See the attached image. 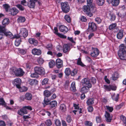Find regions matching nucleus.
Wrapping results in <instances>:
<instances>
[{
	"label": "nucleus",
	"instance_id": "f3484780",
	"mask_svg": "<svg viewBox=\"0 0 126 126\" xmlns=\"http://www.w3.org/2000/svg\"><path fill=\"white\" fill-rule=\"evenodd\" d=\"M28 41L30 44H33L34 46L37 45L38 43L37 41L34 38H29L28 40Z\"/></svg>",
	"mask_w": 126,
	"mask_h": 126
},
{
	"label": "nucleus",
	"instance_id": "20e7f679",
	"mask_svg": "<svg viewBox=\"0 0 126 126\" xmlns=\"http://www.w3.org/2000/svg\"><path fill=\"white\" fill-rule=\"evenodd\" d=\"M61 7L62 10L64 13H67L70 10V7L67 2L62 3Z\"/></svg>",
	"mask_w": 126,
	"mask_h": 126
},
{
	"label": "nucleus",
	"instance_id": "c03bdc74",
	"mask_svg": "<svg viewBox=\"0 0 126 126\" xmlns=\"http://www.w3.org/2000/svg\"><path fill=\"white\" fill-rule=\"evenodd\" d=\"M38 75L36 72H35L31 74V76L32 78H37L38 77Z\"/></svg>",
	"mask_w": 126,
	"mask_h": 126
},
{
	"label": "nucleus",
	"instance_id": "4c0bfd02",
	"mask_svg": "<svg viewBox=\"0 0 126 126\" xmlns=\"http://www.w3.org/2000/svg\"><path fill=\"white\" fill-rule=\"evenodd\" d=\"M117 24L116 23H113L110 25L109 27V29L110 30H113L116 28Z\"/></svg>",
	"mask_w": 126,
	"mask_h": 126
},
{
	"label": "nucleus",
	"instance_id": "13d9d810",
	"mask_svg": "<svg viewBox=\"0 0 126 126\" xmlns=\"http://www.w3.org/2000/svg\"><path fill=\"white\" fill-rule=\"evenodd\" d=\"M96 121L97 123H99L101 121V118L100 116H97L96 117Z\"/></svg>",
	"mask_w": 126,
	"mask_h": 126
},
{
	"label": "nucleus",
	"instance_id": "e433bc0d",
	"mask_svg": "<svg viewBox=\"0 0 126 126\" xmlns=\"http://www.w3.org/2000/svg\"><path fill=\"white\" fill-rule=\"evenodd\" d=\"M70 89L73 92H75L76 90L75 83V82L74 81L72 83Z\"/></svg>",
	"mask_w": 126,
	"mask_h": 126
},
{
	"label": "nucleus",
	"instance_id": "5fc2aeb1",
	"mask_svg": "<svg viewBox=\"0 0 126 126\" xmlns=\"http://www.w3.org/2000/svg\"><path fill=\"white\" fill-rule=\"evenodd\" d=\"M85 125L86 126H92V123L91 122L88 121H85L84 123Z\"/></svg>",
	"mask_w": 126,
	"mask_h": 126
},
{
	"label": "nucleus",
	"instance_id": "a19ab883",
	"mask_svg": "<svg viewBox=\"0 0 126 126\" xmlns=\"http://www.w3.org/2000/svg\"><path fill=\"white\" fill-rule=\"evenodd\" d=\"M120 118L124 123L125 124V126H126V118L124 116L121 115L120 116Z\"/></svg>",
	"mask_w": 126,
	"mask_h": 126
},
{
	"label": "nucleus",
	"instance_id": "f8f14e48",
	"mask_svg": "<svg viewBox=\"0 0 126 126\" xmlns=\"http://www.w3.org/2000/svg\"><path fill=\"white\" fill-rule=\"evenodd\" d=\"M37 0H30L28 2L27 5L31 8L34 7L35 6V3Z\"/></svg>",
	"mask_w": 126,
	"mask_h": 126
},
{
	"label": "nucleus",
	"instance_id": "b1692460",
	"mask_svg": "<svg viewBox=\"0 0 126 126\" xmlns=\"http://www.w3.org/2000/svg\"><path fill=\"white\" fill-rule=\"evenodd\" d=\"M29 83L31 85H35L38 83V81L35 79H30L29 80Z\"/></svg>",
	"mask_w": 126,
	"mask_h": 126
},
{
	"label": "nucleus",
	"instance_id": "6e6552de",
	"mask_svg": "<svg viewBox=\"0 0 126 126\" xmlns=\"http://www.w3.org/2000/svg\"><path fill=\"white\" fill-rule=\"evenodd\" d=\"M105 120L106 122L108 123H110L112 119L113 116L107 111H105Z\"/></svg>",
	"mask_w": 126,
	"mask_h": 126
},
{
	"label": "nucleus",
	"instance_id": "dca6fc26",
	"mask_svg": "<svg viewBox=\"0 0 126 126\" xmlns=\"http://www.w3.org/2000/svg\"><path fill=\"white\" fill-rule=\"evenodd\" d=\"M123 36V31L122 30H119L117 34V37L118 39H121L122 38Z\"/></svg>",
	"mask_w": 126,
	"mask_h": 126
},
{
	"label": "nucleus",
	"instance_id": "680f3d73",
	"mask_svg": "<svg viewBox=\"0 0 126 126\" xmlns=\"http://www.w3.org/2000/svg\"><path fill=\"white\" fill-rule=\"evenodd\" d=\"M19 51V52L22 55H24L26 53V51L23 49H20Z\"/></svg>",
	"mask_w": 126,
	"mask_h": 126
},
{
	"label": "nucleus",
	"instance_id": "ea45409f",
	"mask_svg": "<svg viewBox=\"0 0 126 126\" xmlns=\"http://www.w3.org/2000/svg\"><path fill=\"white\" fill-rule=\"evenodd\" d=\"M93 0H87V4L88 6H90L93 9L94 7L92 5Z\"/></svg>",
	"mask_w": 126,
	"mask_h": 126
},
{
	"label": "nucleus",
	"instance_id": "a211bd4d",
	"mask_svg": "<svg viewBox=\"0 0 126 126\" xmlns=\"http://www.w3.org/2000/svg\"><path fill=\"white\" fill-rule=\"evenodd\" d=\"M74 107L75 109L78 110H74L73 111V112L75 114H76V112H79V113H82V112L81 111V108L79 110V107L78 106V105H76V104H74Z\"/></svg>",
	"mask_w": 126,
	"mask_h": 126
},
{
	"label": "nucleus",
	"instance_id": "ddd939ff",
	"mask_svg": "<svg viewBox=\"0 0 126 126\" xmlns=\"http://www.w3.org/2000/svg\"><path fill=\"white\" fill-rule=\"evenodd\" d=\"M54 33L58 36L59 37L63 38H66V36L58 33V30L57 27H54Z\"/></svg>",
	"mask_w": 126,
	"mask_h": 126
},
{
	"label": "nucleus",
	"instance_id": "aec40b11",
	"mask_svg": "<svg viewBox=\"0 0 126 126\" xmlns=\"http://www.w3.org/2000/svg\"><path fill=\"white\" fill-rule=\"evenodd\" d=\"M32 53L34 55H40L41 53V51L40 50L36 48H34L32 50Z\"/></svg>",
	"mask_w": 126,
	"mask_h": 126
},
{
	"label": "nucleus",
	"instance_id": "39448f33",
	"mask_svg": "<svg viewBox=\"0 0 126 126\" xmlns=\"http://www.w3.org/2000/svg\"><path fill=\"white\" fill-rule=\"evenodd\" d=\"M90 6L87 5H84L82 8L83 11L85 13L90 17L92 16L93 14L91 12L90 9Z\"/></svg>",
	"mask_w": 126,
	"mask_h": 126
},
{
	"label": "nucleus",
	"instance_id": "72a5a7b5",
	"mask_svg": "<svg viewBox=\"0 0 126 126\" xmlns=\"http://www.w3.org/2000/svg\"><path fill=\"white\" fill-rule=\"evenodd\" d=\"M60 109L62 111H65L66 110V108L65 105L64 104H61L60 106Z\"/></svg>",
	"mask_w": 126,
	"mask_h": 126
},
{
	"label": "nucleus",
	"instance_id": "f257e3e1",
	"mask_svg": "<svg viewBox=\"0 0 126 126\" xmlns=\"http://www.w3.org/2000/svg\"><path fill=\"white\" fill-rule=\"evenodd\" d=\"M5 35L12 39L17 38L19 36L18 35H13L10 31H7L4 27L0 26V40L2 39Z\"/></svg>",
	"mask_w": 126,
	"mask_h": 126
},
{
	"label": "nucleus",
	"instance_id": "6ab92c4d",
	"mask_svg": "<svg viewBox=\"0 0 126 126\" xmlns=\"http://www.w3.org/2000/svg\"><path fill=\"white\" fill-rule=\"evenodd\" d=\"M70 50L69 46L67 44H64L63 46V51L64 53L68 52Z\"/></svg>",
	"mask_w": 126,
	"mask_h": 126
},
{
	"label": "nucleus",
	"instance_id": "5701e85b",
	"mask_svg": "<svg viewBox=\"0 0 126 126\" xmlns=\"http://www.w3.org/2000/svg\"><path fill=\"white\" fill-rule=\"evenodd\" d=\"M82 82L83 83L86 85L87 86L89 87H91L92 85L89 82L88 79L86 78H85L82 80Z\"/></svg>",
	"mask_w": 126,
	"mask_h": 126
},
{
	"label": "nucleus",
	"instance_id": "9b49d317",
	"mask_svg": "<svg viewBox=\"0 0 126 126\" xmlns=\"http://www.w3.org/2000/svg\"><path fill=\"white\" fill-rule=\"evenodd\" d=\"M94 23L93 22H90L89 23V26L87 31L88 32H92L94 31Z\"/></svg>",
	"mask_w": 126,
	"mask_h": 126
},
{
	"label": "nucleus",
	"instance_id": "69168bd1",
	"mask_svg": "<svg viewBox=\"0 0 126 126\" xmlns=\"http://www.w3.org/2000/svg\"><path fill=\"white\" fill-rule=\"evenodd\" d=\"M95 20L98 24H99L101 22V19L99 17H97L95 19Z\"/></svg>",
	"mask_w": 126,
	"mask_h": 126
},
{
	"label": "nucleus",
	"instance_id": "79ce46f5",
	"mask_svg": "<svg viewBox=\"0 0 126 126\" xmlns=\"http://www.w3.org/2000/svg\"><path fill=\"white\" fill-rule=\"evenodd\" d=\"M44 94L46 97L50 96L51 95L50 92L49 91L46 90L44 92Z\"/></svg>",
	"mask_w": 126,
	"mask_h": 126
},
{
	"label": "nucleus",
	"instance_id": "338daca9",
	"mask_svg": "<svg viewBox=\"0 0 126 126\" xmlns=\"http://www.w3.org/2000/svg\"><path fill=\"white\" fill-rule=\"evenodd\" d=\"M99 51L97 48H95V57L98 56L99 54Z\"/></svg>",
	"mask_w": 126,
	"mask_h": 126
},
{
	"label": "nucleus",
	"instance_id": "c85d7f7f",
	"mask_svg": "<svg viewBox=\"0 0 126 126\" xmlns=\"http://www.w3.org/2000/svg\"><path fill=\"white\" fill-rule=\"evenodd\" d=\"M50 101V99H48L47 97H45L44 100V102L43 103V104L44 106H45L47 105H48Z\"/></svg>",
	"mask_w": 126,
	"mask_h": 126
},
{
	"label": "nucleus",
	"instance_id": "473e14b6",
	"mask_svg": "<svg viewBox=\"0 0 126 126\" xmlns=\"http://www.w3.org/2000/svg\"><path fill=\"white\" fill-rule=\"evenodd\" d=\"M9 22V20L8 18H6L3 19L2 23L3 25H8Z\"/></svg>",
	"mask_w": 126,
	"mask_h": 126
},
{
	"label": "nucleus",
	"instance_id": "9d476101",
	"mask_svg": "<svg viewBox=\"0 0 126 126\" xmlns=\"http://www.w3.org/2000/svg\"><path fill=\"white\" fill-rule=\"evenodd\" d=\"M18 12V10L15 7L10 9L8 11V13L10 15L13 16L16 15Z\"/></svg>",
	"mask_w": 126,
	"mask_h": 126
},
{
	"label": "nucleus",
	"instance_id": "2eb2a0df",
	"mask_svg": "<svg viewBox=\"0 0 126 126\" xmlns=\"http://www.w3.org/2000/svg\"><path fill=\"white\" fill-rule=\"evenodd\" d=\"M59 29L60 31L64 33H66L68 30L67 27L64 25L60 26L59 27Z\"/></svg>",
	"mask_w": 126,
	"mask_h": 126
},
{
	"label": "nucleus",
	"instance_id": "f03ea898",
	"mask_svg": "<svg viewBox=\"0 0 126 126\" xmlns=\"http://www.w3.org/2000/svg\"><path fill=\"white\" fill-rule=\"evenodd\" d=\"M118 54L121 60H126V46L124 44H122L120 45Z\"/></svg>",
	"mask_w": 126,
	"mask_h": 126
},
{
	"label": "nucleus",
	"instance_id": "c756f323",
	"mask_svg": "<svg viewBox=\"0 0 126 126\" xmlns=\"http://www.w3.org/2000/svg\"><path fill=\"white\" fill-rule=\"evenodd\" d=\"M96 3L99 6H102L104 3L105 0H96Z\"/></svg>",
	"mask_w": 126,
	"mask_h": 126
},
{
	"label": "nucleus",
	"instance_id": "bb28decb",
	"mask_svg": "<svg viewBox=\"0 0 126 126\" xmlns=\"http://www.w3.org/2000/svg\"><path fill=\"white\" fill-rule=\"evenodd\" d=\"M15 38H16L15 42V45L16 46H18L20 44V43L21 42V39L20 37H19V36L18 37Z\"/></svg>",
	"mask_w": 126,
	"mask_h": 126
},
{
	"label": "nucleus",
	"instance_id": "6e6d98bb",
	"mask_svg": "<svg viewBox=\"0 0 126 126\" xmlns=\"http://www.w3.org/2000/svg\"><path fill=\"white\" fill-rule=\"evenodd\" d=\"M77 69H74L71 72V74L72 76H74L77 74Z\"/></svg>",
	"mask_w": 126,
	"mask_h": 126
},
{
	"label": "nucleus",
	"instance_id": "bf43d9fd",
	"mask_svg": "<svg viewBox=\"0 0 126 126\" xmlns=\"http://www.w3.org/2000/svg\"><path fill=\"white\" fill-rule=\"evenodd\" d=\"M55 124L57 126H60L61 125L60 122L58 119L56 120L55 122Z\"/></svg>",
	"mask_w": 126,
	"mask_h": 126
},
{
	"label": "nucleus",
	"instance_id": "4468645a",
	"mask_svg": "<svg viewBox=\"0 0 126 126\" xmlns=\"http://www.w3.org/2000/svg\"><path fill=\"white\" fill-rule=\"evenodd\" d=\"M57 67L59 68H61L63 66V62L60 59H57L56 61Z\"/></svg>",
	"mask_w": 126,
	"mask_h": 126
},
{
	"label": "nucleus",
	"instance_id": "37998d69",
	"mask_svg": "<svg viewBox=\"0 0 126 126\" xmlns=\"http://www.w3.org/2000/svg\"><path fill=\"white\" fill-rule=\"evenodd\" d=\"M65 74L67 76H69L71 74V71L70 68H66L65 71Z\"/></svg>",
	"mask_w": 126,
	"mask_h": 126
},
{
	"label": "nucleus",
	"instance_id": "7c9ffc66",
	"mask_svg": "<svg viewBox=\"0 0 126 126\" xmlns=\"http://www.w3.org/2000/svg\"><path fill=\"white\" fill-rule=\"evenodd\" d=\"M25 18L24 17L20 16L17 19V21L19 23H23L25 21Z\"/></svg>",
	"mask_w": 126,
	"mask_h": 126
},
{
	"label": "nucleus",
	"instance_id": "393cba45",
	"mask_svg": "<svg viewBox=\"0 0 126 126\" xmlns=\"http://www.w3.org/2000/svg\"><path fill=\"white\" fill-rule=\"evenodd\" d=\"M25 97L26 100H30L32 98V95L31 93H27L25 94Z\"/></svg>",
	"mask_w": 126,
	"mask_h": 126
},
{
	"label": "nucleus",
	"instance_id": "603ef678",
	"mask_svg": "<svg viewBox=\"0 0 126 126\" xmlns=\"http://www.w3.org/2000/svg\"><path fill=\"white\" fill-rule=\"evenodd\" d=\"M27 90V87L25 86H23L19 90L20 92H22L26 91Z\"/></svg>",
	"mask_w": 126,
	"mask_h": 126
},
{
	"label": "nucleus",
	"instance_id": "4be33fe9",
	"mask_svg": "<svg viewBox=\"0 0 126 126\" xmlns=\"http://www.w3.org/2000/svg\"><path fill=\"white\" fill-rule=\"evenodd\" d=\"M108 18L111 21H113L115 20L116 18L115 15L112 13H109L107 16Z\"/></svg>",
	"mask_w": 126,
	"mask_h": 126
},
{
	"label": "nucleus",
	"instance_id": "f704fd0d",
	"mask_svg": "<svg viewBox=\"0 0 126 126\" xmlns=\"http://www.w3.org/2000/svg\"><path fill=\"white\" fill-rule=\"evenodd\" d=\"M119 77V76L117 72H115L112 75L111 78L113 80H116Z\"/></svg>",
	"mask_w": 126,
	"mask_h": 126
},
{
	"label": "nucleus",
	"instance_id": "8fccbe9b",
	"mask_svg": "<svg viewBox=\"0 0 126 126\" xmlns=\"http://www.w3.org/2000/svg\"><path fill=\"white\" fill-rule=\"evenodd\" d=\"M64 18L68 22H70L71 19L69 16L66 15L64 16Z\"/></svg>",
	"mask_w": 126,
	"mask_h": 126
},
{
	"label": "nucleus",
	"instance_id": "09e8293b",
	"mask_svg": "<svg viewBox=\"0 0 126 126\" xmlns=\"http://www.w3.org/2000/svg\"><path fill=\"white\" fill-rule=\"evenodd\" d=\"M104 87L105 89L107 91H110V85H104Z\"/></svg>",
	"mask_w": 126,
	"mask_h": 126
},
{
	"label": "nucleus",
	"instance_id": "2f4dec72",
	"mask_svg": "<svg viewBox=\"0 0 126 126\" xmlns=\"http://www.w3.org/2000/svg\"><path fill=\"white\" fill-rule=\"evenodd\" d=\"M119 0H112V4L113 6H116L119 4Z\"/></svg>",
	"mask_w": 126,
	"mask_h": 126
},
{
	"label": "nucleus",
	"instance_id": "cd10ccee",
	"mask_svg": "<svg viewBox=\"0 0 126 126\" xmlns=\"http://www.w3.org/2000/svg\"><path fill=\"white\" fill-rule=\"evenodd\" d=\"M21 79L19 78L15 79L13 82V83L14 84H21Z\"/></svg>",
	"mask_w": 126,
	"mask_h": 126
},
{
	"label": "nucleus",
	"instance_id": "864d4df0",
	"mask_svg": "<svg viewBox=\"0 0 126 126\" xmlns=\"http://www.w3.org/2000/svg\"><path fill=\"white\" fill-rule=\"evenodd\" d=\"M81 21L82 22H86L87 20L86 18L84 16H82L80 18Z\"/></svg>",
	"mask_w": 126,
	"mask_h": 126
},
{
	"label": "nucleus",
	"instance_id": "1a4fd4ad",
	"mask_svg": "<svg viewBox=\"0 0 126 126\" xmlns=\"http://www.w3.org/2000/svg\"><path fill=\"white\" fill-rule=\"evenodd\" d=\"M35 72H36L39 75L44 74L45 71L44 69L40 66H36L34 69Z\"/></svg>",
	"mask_w": 126,
	"mask_h": 126
},
{
	"label": "nucleus",
	"instance_id": "0e129e2a",
	"mask_svg": "<svg viewBox=\"0 0 126 126\" xmlns=\"http://www.w3.org/2000/svg\"><path fill=\"white\" fill-rule=\"evenodd\" d=\"M16 6L21 11H23L24 10V8L21 5L18 4Z\"/></svg>",
	"mask_w": 126,
	"mask_h": 126
},
{
	"label": "nucleus",
	"instance_id": "de8ad7c7",
	"mask_svg": "<svg viewBox=\"0 0 126 126\" xmlns=\"http://www.w3.org/2000/svg\"><path fill=\"white\" fill-rule=\"evenodd\" d=\"M55 65V63L53 61H51L49 63V65L50 68H52Z\"/></svg>",
	"mask_w": 126,
	"mask_h": 126
},
{
	"label": "nucleus",
	"instance_id": "7ed1b4c3",
	"mask_svg": "<svg viewBox=\"0 0 126 126\" xmlns=\"http://www.w3.org/2000/svg\"><path fill=\"white\" fill-rule=\"evenodd\" d=\"M26 109H27L31 110H32V107L31 106H26L23 107V108L21 109L18 111V113L21 115H22L24 114H26L28 112Z\"/></svg>",
	"mask_w": 126,
	"mask_h": 126
},
{
	"label": "nucleus",
	"instance_id": "774afa93",
	"mask_svg": "<svg viewBox=\"0 0 126 126\" xmlns=\"http://www.w3.org/2000/svg\"><path fill=\"white\" fill-rule=\"evenodd\" d=\"M124 105L123 103H122L120 105L117 106L116 107V108L117 110H119Z\"/></svg>",
	"mask_w": 126,
	"mask_h": 126
},
{
	"label": "nucleus",
	"instance_id": "49530a36",
	"mask_svg": "<svg viewBox=\"0 0 126 126\" xmlns=\"http://www.w3.org/2000/svg\"><path fill=\"white\" fill-rule=\"evenodd\" d=\"M37 61L38 63L40 64H42L44 62V60L42 58H39L37 59Z\"/></svg>",
	"mask_w": 126,
	"mask_h": 126
},
{
	"label": "nucleus",
	"instance_id": "58836bf2",
	"mask_svg": "<svg viewBox=\"0 0 126 126\" xmlns=\"http://www.w3.org/2000/svg\"><path fill=\"white\" fill-rule=\"evenodd\" d=\"M94 99L93 98H90L88 99L87 101V104L88 105H91L94 103Z\"/></svg>",
	"mask_w": 126,
	"mask_h": 126
},
{
	"label": "nucleus",
	"instance_id": "052dcab7",
	"mask_svg": "<svg viewBox=\"0 0 126 126\" xmlns=\"http://www.w3.org/2000/svg\"><path fill=\"white\" fill-rule=\"evenodd\" d=\"M46 124L48 126H50L51 125L52 123V122L50 120H47L46 122Z\"/></svg>",
	"mask_w": 126,
	"mask_h": 126
},
{
	"label": "nucleus",
	"instance_id": "4d7b16f0",
	"mask_svg": "<svg viewBox=\"0 0 126 126\" xmlns=\"http://www.w3.org/2000/svg\"><path fill=\"white\" fill-rule=\"evenodd\" d=\"M106 107L107 110L110 112H111L113 110V108L112 107L107 106H106Z\"/></svg>",
	"mask_w": 126,
	"mask_h": 126
},
{
	"label": "nucleus",
	"instance_id": "423d86ee",
	"mask_svg": "<svg viewBox=\"0 0 126 126\" xmlns=\"http://www.w3.org/2000/svg\"><path fill=\"white\" fill-rule=\"evenodd\" d=\"M28 35V32L27 30L25 28H23L20 30V32L19 33V37H26Z\"/></svg>",
	"mask_w": 126,
	"mask_h": 126
},
{
	"label": "nucleus",
	"instance_id": "412c9836",
	"mask_svg": "<svg viewBox=\"0 0 126 126\" xmlns=\"http://www.w3.org/2000/svg\"><path fill=\"white\" fill-rule=\"evenodd\" d=\"M91 87L87 86H84L81 88L80 91L83 93H86L89 90V88Z\"/></svg>",
	"mask_w": 126,
	"mask_h": 126
},
{
	"label": "nucleus",
	"instance_id": "e2e57ef3",
	"mask_svg": "<svg viewBox=\"0 0 126 126\" xmlns=\"http://www.w3.org/2000/svg\"><path fill=\"white\" fill-rule=\"evenodd\" d=\"M77 64L82 66H84V64L82 62L80 59H78L77 61Z\"/></svg>",
	"mask_w": 126,
	"mask_h": 126
},
{
	"label": "nucleus",
	"instance_id": "3c124183",
	"mask_svg": "<svg viewBox=\"0 0 126 126\" xmlns=\"http://www.w3.org/2000/svg\"><path fill=\"white\" fill-rule=\"evenodd\" d=\"M48 79L47 78L44 79L42 81V85H45L48 83Z\"/></svg>",
	"mask_w": 126,
	"mask_h": 126
},
{
	"label": "nucleus",
	"instance_id": "a878e982",
	"mask_svg": "<svg viewBox=\"0 0 126 126\" xmlns=\"http://www.w3.org/2000/svg\"><path fill=\"white\" fill-rule=\"evenodd\" d=\"M57 102L56 101H53L50 103V107L51 108H54L57 106Z\"/></svg>",
	"mask_w": 126,
	"mask_h": 126
},
{
	"label": "nucleus",
	"instance_id": "c9c22d12",
	"mask_svg": "<svg viewBox=\"0 0 126 126\" xmlns=\"http://www.w3.org/2000/svg\"><path fill=\"white\" fill-rule=\"evenodd\" d=\"M119 96V94H117L116 95H115V94H114L112 95L111 97L113 100L117 101L118 99Z\"/></svg>",
	"mask_w": 126,
	"mask_h": 126
},
{
	"label": "nucleus",
	"instance_id": "a18cd8bd",
	"mask_svg": "<svg viewBox=\"0 0 126 126\" xmlns=\"http://www.w3.org/2000/svg\"><path fill=\"white\" fill-rule=\"evenodd\" d=\"M3 6L4 8L5 9V10L6 12H8V9L10 8V6L9 5L7 4H5L3 5Z\"/></svg>",
	"mask_w": 126,
	"mask_h": 126
},
{
	"label": "nucleus",
	"instance_id": "0eeeda50",
	"mask_svg": "<svg viewBox=\"0 0 126 126\" xmlns=\"http://www.w3.org/2000/svg\"><path fill=\"white\" fill-rule=\"evenodd\" d=\"M13 71L14 73L16 76H22L24 74V72L23 70L21 68L16 69L15 68L14 69Z\"/></svg>",
	"mask_w": 126,
	"mask_h": 126
}]
</instances>
